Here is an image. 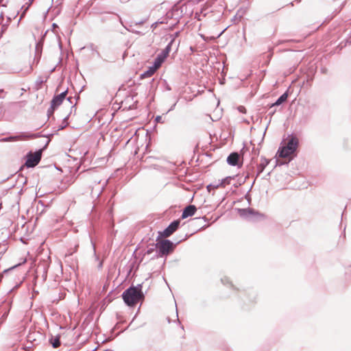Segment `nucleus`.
<instances>
[{
  "label": "nucleus",
  "mask_w": 351,
  "mask_h": 351,
  "mask_svg": "<svg viewBox=\"0 0 351 351\" xmlns=\"http://www.w3.org/2000/svg\"><path fill=\"white\" fill-rule=\"evenodd\" d=\"M142 287V284H138L136 286L132 285L123 292L121 297L127 306L134 307L138 302L145 299Z\"/></svg>",
  "instance_id": "f257e3e1"
},
{
  "label": "nucleus",
  "mask_w": 351,
  "mask_h": 351,
  "mask_svg": "<svg viewBox=\"0 0 351 351\" xmlns=\"http://www.w3.org/2000/svg\"><path fill=\"white\" fill-rule=\"evenodd\" d=\"M160 237H158L156 243L155 244L157 256L159 257L166 256L172 253L176 245L181 241H180L174 243L169 239H160Z\"/></svg>",
  "instance_id": "f03ea898"
},
{
  "label": "nucleus",
  "mask_w": 351,
  "mask_h": 351,
  "mask_svg": "<svg viewBox=\"0 0 351 351\" xmlns=\"http://www.w3.org/2000/svg\"><path fill=\"white\" fill-rule=\"evenodd\" d=\"M298 139L296 136H289L287 142L283 146L279 147L277 155L280 158H286L294 154L298 147Z\"/></svg>",
  "instance_id": "7ed1b4c3"
},
{
  "label": "nucleus",
  "mask_w": 351,
  "mask_h": 351,
  "mask_svg": "<svg viewBox=\"0 0 351 351\" xmlns=\"http://www.w3.org/2000/svg\"><path fill=\"white\" fill-rule=\"evenodd\" d=\"M50 141L51 140L49 138L43 148L36 150L34 152L30 151L27 154L25 165L27 168H34L40 162L42 158L43 152L47 147Z\"/></svg>",
  "instance_id": "20e7f679"
},
{
  "label": "nucleus",
  "mask_w": 351,
  "mask_h": 351,
  "mask_svg": "<svg viewBox=\"0 0 351 351\" xmlns=\"http://www.w3.org/2000/svg\"><path fill=\"white\" fill-rule=\"evenodd\" d=\"M42 136L40 134H33V133H27V132H21L19 135L17 136H10L8 137L3 138L0 139L1 142H10L17 140H25L29 138H36Z\"/></svg>",
  "instance_id": "39448f33"
},
{
  "label": "nucleus",
  "mask_w": 351,
  "mask_h": 351,
  "mask_svg": "<svg viewBox=\"0 0 351 351\" xmlns=\"http://www.w3.org/2000/svg\"><path fill=\"white\" fill-rule=\"evenodd\" d=\"M237 211L242 218L247 220H253L257 216H263V215L260 214L252 208H238Z\"/></svg>",
  "instance_id": "423d86ee"
},
{
  "label": "nucleus",
  "mask_w": 351,
  "mask_h": 351,
  "mask_svg": "<svg viewBox=\"0 0 351 351\" xmlns=\"http://www.w3.org/2000/svg\"><path fill=\"white\" fill-rule=\"evenodd\" d=\"M180 224V219H176L171 221L169 225L162 232H159V237H169L174 233Z\"/></svg>",
  "instance_id": "0eeeda50"
},
{
  "label": "nucleus",
  "mask_w": 351,
  "mask_h": 351,
  "mask_svg": "<svg viewBox=\"0 0 351 351\" xmlns=\"http://www.w3.org/2000/svg\"><path fill=\"white\" fill-rule=\"evenodd\" d=\"M240 157V154L238 152H232L228 156L227 162L230 166L241 167L243 163L239 162Z\"/></svg>",
  "instance_id": "6e6552de"
},
{
  "label": "nucleus",
  "mask_w": 351,
  "mask_h": 351,
  "mask_svg": "<svg viewBox=\"0 0 351 351\" xmlns=\"http://www.w3.org/2000/svg\"><path fill=\"white\" fill-rule=\"evenodd\" d=\"M197 211V208L193 204H190L186 206L182 213L181 219H184L189 217H192L195 215V212Z\"/></svg>",
  "instance_id": "1a4fd4ad"
},
{
  "label": "nucleus",
  "mask_w": 351,
  "mask_h": 351,
  "mask_svg": "<svg viewBox=\"0 0 351 351\" xmlns=\"http://www.w3.org/2000/svg\"><path fill=\"white\" fill-rule=\"evenodd\" d=\"M289 94L287 92L284 93L282 95H281L274 103H272L271 104H269L268 106L269 108H271L274 106H278L282 104L284 102H285L287 100Z\"/></svg>",
  "instance_id": "9d476101"
},
{
  "label": "nucleus",
  "mask_w": 351,
  "mask_h": 351,
  "mask_svg": "<svg viewBox=\"0 0 351 351\" xmlns=\"http://www.w3.org/2000/svg\"><path fill=\"white\" fill-rule=\"evenodd\" d=\"M223 15V12L221 10H219L217 11H211L210 14H208V19H210L212 21H219L221 20Z\"/></svg>",
  "instance_id": "9b49d317"
},
{
  "label": "nucleus",
  "mask_w": 351,
  "mask_h": 351,
  "mask_svg": "<svg viewBox=\"0 0 351 351\" xmlns=\"http://www.w3.org/2000/svg\"><path fill=\"white\" fill-rule=\"evenodd\" d=\"M269 163V160L265 158V157H261V162L257 166V172L256 177L257 178L265 169V168Z\"/></svg>",
  "instance_id": "f8f14e48"
},
{
  "label": "nucleus",
  "mask_w": 351,
  "mask_h": 351,
  "mask_svg": "<svg viewBox=\"0 0 351 351\" xmlns=\"http://www.w3.org/2000/svg\"><path fill=\"white\" fill-rule=\"evenodd\" d=\"M171 50V46L167 44L165 48L162 49V51L157 55V56L158 58H160V59L165 62V59L169 56V53H170Z\"/></svg>",
  "instance_id": "ddd939ff"
},
{
  "label": "nucleus",
  "mask_w": 351,
  "mask_h": 351,
  "mask_svg": "<svg viewBox=\"0 0 351 351\" xmlns=\"http://www.w3.org/2000/svg\"><path fill=\"white\" fill-rule=\"evenodd\" d=\"M235 176H228L221 180H219V182L215 186V188H219L220 186L224 187L228 184H230V181L234 179Z\"/></svg>",
  "instance_id": "4468645a"
},
{
  "label": "nucleus",
  "mask_w": 351,
  "mask_h": 351,
  "mask_svg": "<svg viewBox=\"0 0 351 351\" xmlns=\"http://www.w3.org/2000/svg\"><path fill=\"white\" fill-rule=\"evenodd\" d=\"M156 71V70L154 69V67L149 66L147 69V70H146L145 71H144L143 73L141 74L140 78L144 79V78L149 77L152 76Z\"/></svg>",
  "instance_id": "2eb2a0df"
},
{
  "label": "nucleus",
  "mask_w": 351,
  "mask_h": 351,
  "mask_svg": "<svg viewBox=\"0 0 351 351\" xmlns=\"http://www.w3.org/2000/svg\"><path fill=\"white\" fill-rule=\"evenodd\" d=\"M49 342L51 344L52 347L54 348H57L60 346V337L57 335L56 337H51L49 339Z\"/></svg>",
  "instance_id": "dca6fc26"
},
{
  "label": "nucleus",
  "mask_w": 351,
  "mask_h": 351,
  "mask_svg": "<svg viewBox=\"0 0 351 351\" xmlns=\"http://www.w3.org/2000/svg\"><path fill=\"white\" fill-rule=\"evenodd\" d=\"M62 102H63V100H62L57 95H54L51 101V105L57 108L62 104Z\"/></svg>",
  "instance_id": "f3484780"
},
{
  "label": "nucleus",
  "mask_w": 351,
  "mask_h": 351,
  "mask_svg": "<svg viewBox=\"0 0 351 351\" xmlns=\"http://www.w3.org/2000/svg\"><path fill=\"white\" fill-rule=\"evenodd\" d=\"M164 62L162 60L160 59V58H158L156 56V58L154 59V61L153 62V65L152 66L154 67V69L157 71L158 69L160 67L162 64Z\"/></svg>",
  "instance_id": "a211bd4d"
},
{
  "label": "nucleus",
  "mask_w": 351,
  "mask_h": 351,
  "mask_svg": "<svg viewBox=\"0 0 351 351\" xmlns=\"http://www.w3.org/2000/svg\"><path fill=\"white\" fill-rule=\"evenodd\" d=\"M80 99V96H77V97H75L74 98L72 97H69L66 98L67 101H69V103L71 104H72L73 106H71V112L70 114L72 113L73 112V109L75 108V104H76V102H77V100Z\"/></svg>",
  "instance_id": "6ab92c4d"
},
{
  "label": "nucleus",
  "mask_w": 351,
  "mask_h": 351,
  "mask_svg": "<svg viewBox=\"0 0 351 351\" xmlns=\"http://www.w3.org/2000/svg\"><path fill=\"white\" fill-rule=\"evenodd\" d=\"M29 9V8L27 5H26L25 4L22 5V7L21 8V14L20 19H19L18 24L20 23L21 19L25 17V16Z\"/></svg>",
  "instance_id": "aec40b11"
},
{
  "label": "nucleus",
  "mask_w": 351,
  "mask_h": 351,
  "mask_svg": "<svg viewBox=\"0 0 351 351\" xmlns=\"http://www.w3.org/2000/svg\"><path fill=\"white\" fill-rule=\"evenodd\" d=\"M11 18H8V22L5 24L2 25L1 30H0V36L1 37L3 33L7 30L8 27L9 23L11 21Z\"/></svg>",
  "instance_id": "412c9836"
},
{
  "label": "nucleus",
  "mask_w": 351,
  "mask_h": 351,
  "mask_svg": "<svg viewBox=\"0 0 351 351\" xmlns=\"http://www.w3.org/2000/svg\"><path fill=\"white\" fill-rule=\"evenodd\" d=\"M92 51L95 52L97 57L101 58V54L97 50V47L94 44H90L88 47Z\"/></svg>",
  "instance_id": "4be33fe9"
},
{
  "label": "nucleus",
  "mask_w": 351,
  "mask_h": 351,
  "mask_svg": "<svg viewBox=\"0 0 351 351\" xmlns=\"http://www.w3.org/2000/svg\"><path fill=\"white\" fill-rule=\"evenodd\" d=\"M179 35H180V32H175L174 34H171V35H170L171 40L169 41V43H168V45H170L172 47V45H173V43L175 42L176 38L178 36H179Z\"/></svg>",
  "instance_id": "5701e85b"
},
{
  "label": "nucleus",
  "mask_w": 351,
  "mask_h": 351,
  "mask_svg": "<svg viewBox=\"0 0 351 351\" xmlns=\"http://www.w3.org/2000/svg\"><path fill=\"white\" fill-rule=\"evenodd\" d=\"M221 282L226 285H229L231 287H233L234 288V285H232V283L230 282V280H229V278L228 277H223L221 279Z\"/></svg>",
  "instance_id": "b1692460"
},
{
  "label": "nucleus",
  "mask_w": 351,
  "mask_h": 351,
  "mask_svg": "<svg viewBox=\"0 0 351 351\" xmlns=\"http://www.w3.org/2000/svg\"><path fill=\"white\" fill-rule=\"evenodd\" d=\"M174 15H178L179 16V10L178 8L173 10L172 12H167V16L168 18H171L173 17Z\"/></svg>",
  "instance_id": "393cba45"
},
{
  "label": "nucleus",
  "mask_w": 351,
  "mask_h": 351,
  "mask_svg": "<svg viewBox=\"0 0 351 351\" xmlns=\"http://www.w3.org/2000/svg\"><path fill=\"white\" fill-rule=\"evenodd\" d=\"M56 108L53 107L51 105L50 108L47 110V117L48 118H50L51 117L53 116L54 111L56 110Z\"/></svg>",
  "instance_id": "a878e982"
},
{
  "label": "nucleus",
  "mask_w": 351,
  "mask_h": 351,
  "mask_svg": "<svg viewBox=\"0 0 351 351\" xmlns=\"http://www.w3.org/2000/svg\"><path fill=\"white\" fill-rule=\"evenodd\" d=\"M68 93V88L62 92L61 93L57 95L58 97H59L62 100H64V99L66 97V95Z\"/></svg>",
  "instance_id": "bb28decb"
},
{
  "label": "nucleus",
  "mask_w": 351,
  "mask_h": 351,
  "mask_svg": "<svg viewBox=\"0 0 351 351\" xmlns=\"http://www.w3.org/2000/svg\"><path fill=\"white\" fill-rule=\"evenodd\" d=\"M41 267H43V276L44 279H46L47 274V265L45 264H44L43 265H39L38 268H40Z\"/></svg>",
  "instance_id": "cd10ccee"
},
{
  "label": "nucleus",
  "mask_w": 351,
  "mask_h": 351,
  "mask_svg": "<svg viewBox=\"0 0 351 351\" xmlns=\"http://www.w3.org/2000/svg\"><path fill=\"white\" fill-rule=\"evenodd\" d=\"M156 250L155 245H153L152 247H149L146 252V254H151Z\"/></svg>",
  "instance_id": "c85d7f7f"
},
{
  "label": "nucleus",
  "mask_w": 351,
  "mask_h": 351,
  "mask_svg": "<svg viewBox=\"0 0 351 351\" xmlns=\"http://www.w3.org/2000/svg\"><path fill=\"white\" fill-rule=\"evenodd\" d=\"M129 32H131L135 34H137V35H140V36H142L144 34V33L140 32V31H137V30H134V29H129L128 28H126Z\"/></svg>",
  "instance_id": "c756f323"
},
{
  "label": "nucleus",
  "mask_w": 351,
  "mask_h": 351,
  "mask_svg": "<svg viewBox=\"0 0 351 351\" xmlns=\"http://www.w3.org/2000/svg\"><path fill=\"white\" fill-rule=\"evenodd\" d=\"M155 122L156 123H164V121L162 120V116H156L155 118Z\"/></svg>",
  "instance_id": "7c9ffc66"
},
{
  "label": "nucleus",
  "mask_w": 351,
  "mask_h": 351,
  "mask_svg": "<svg viewBox=\"0 0 351 351\" xmlns=\"http://www.w3.org/2000/svg\"><path fill=\"white\" fill-rule=\"evenodd\" d=\"M178 99H177V100L175 101V103H174V104L171 106V108H170L169 109V110L166 112V114H167L169 112H170V111L173 110L175 108V107H176V104H177V102H178Z\"/></svg>",
  "instance_id": "2f4dec72"
},
{
  "label": "nucleus",
  "mask_w": 351,
  "mask_h": 351,
  "mask_svg": "<svg viewBox=\"0 0 351 351\" xmlns=\"http://www.w3.org/2000/svg\"><path fill=\"white\" fill-rule=\"evenodd\" d=\"M238 110L239 112H241L242 113H245V112H246L245 108L243 106H239Z\"/></svg>",
  "instance_id": "473e14b6"
},
{
  "label": "nucleus",
  "mask_w": 351,
  "mask_h": 351,
  "mask_svg": "<svg viewBox=\"0 0 351 351\" xmlns=\"http://www.w3.org/2000/svg\"><path fill=\"white\" fill-rule=\"evenodd\" d=\"M164 84H165V89L167 90H171V86L168 84V83L167 82V81H164Z\"/></svg>",
  "instance_id": "72a5a7b5"
},
{
  "label": "nucleus",
  "mask_w": 351,
  "mask_h": 351,
  "mask_svg": "<svg viewBox=\"0 0 351 351\" xmlns=\"http://www.w3.org/2000/svg\"><path fill=\"white\" fill-rule=\"evenodd\" d=\"M215 186H216V184H210L209 185H208V186H207V189H208V191H210V189H212V188H213V189H216V188L215 187Z\"/></svg>",
  "instance_id": "f704fd0d"
},
{
  "label": "nucleus",
  "mask_w": 351,
  "mask_h": 351,
  "mask_svg": "<svg viewBox=\"0 0 351 351\" xmlns=\"http://www.w3.org/2000/svg\"><path fill=\"white\" fill-rule=\"evenodd\" d=\"M158 22H155V23L152 24L151 28L152 29H155L158 27Z\"/></svg>",
  "instance_id": "c9c22d12"
},
{
  "label": "nucleus",
  "mask_w": 351,
  "mask_h": 351,
  "mask_svg": "<svg viewBox=\"0 0 351 351\" xmlns=\"http://www.w3.org/2000/svg\"><path fill=\"white\" fill-rule=\"evenodd\" d=\"M33 3V0H28V2H27L25 3L26 5H27L29 8H30V6L32 5Z\"/></svg>",
  "instance_id": "e433bc0d"
},
{
  "label": "nucleus",
  "mask_w": 351,
  "mask_h": 351,
  "mask_svg": "<svg viewBox=\"0 0 351 351\" xmlns=\"http://www.w3.org/2000/svg\"><path fill=\"white\" fill-rule=\"evenodd\" d=\"M69 114H68L66 117H65L64 118V119H63V122H64V123H66L64 126H66V125L68 124V123H67V119H68V118H69Z\"/></svg>",
  "instance_id": "4c0bfd02"
},
{
  "label": "nucleus",
  "mask_w": 351,
  "mask_h": 351,
  "mask_svg": "<svg viewBox=\"0 0 351 351\" xmlns=\"http://www.w3.org/2000/svg\"><path fill=\"white\" fill-rule=\"evenodd\" d=\"M253 152L254 153L255 155H258L259 150L258 149H255L254 147H253Z\"/></svg>",
  "instance_id": "58836bf2"
},
{
  "label": "nucleus",
  "mask_w": 351,
  "mask_h": 351,
  "mask_svg": "<svg viewBox=\"0 0 351 351\" xmlns=\"http://www.w3.org/2000/svg\"><path fill=\"white\" fill-rule=\"evenodd\" d=\"M39 134L42 136L41 137H47V138H49L53 135V134H50L48 135H43V134H41V133H39Z\"/></svg>",
  "instance_id": "ea45409f"
},
{
  "label": "nucleus",
  "mask_w": 351,
  "mask_h": 351,
  "mask_svg": "<svg viewBox=\"0 0 351 351\" xmlns=\"http://www.w3.org/2000/svg\"><path fill=\"white\" fill-rule=\"evenodd\" d=\"M8 3V1H6V3H3V0H0V5L3 6V7H5L6 6V3Z\"/></svg>",
  "instance_id": "a19ab883"
},
{
  "label": "nucleus",
  "mask_w": 351,
  "mask_h": 351,
  "mask_svg": "<svg viewBox=\"0 0 351 351\" xmlns=\"http://www.w3.org/2000/svg\"><path fill=\"white\" fill-rule=\"evenodd\" d=\"M346 43L351 44V36L346 39Z\"/></svg>",
  "instance_id": "79ce46f5"
},
{
  "label": "nucleus",
  "mask_w": 351,
  "mask_h": 351,
  "mask_svg": "<svg viewBox=\"0 0 351 351\" xmlns=\"http://www.w3.org/2000/svg\"><path fill=\"white\" fill-rule=\"evenodd\" d=\"M36 83H37L38 84H43V81L42 80H37V81H36Z\"/></svg>",
  "instance_id": "37998d69"
},
{
  "label": "nucleus",
  "mask_w": 351,
  "mask_h": 351,
  "mask_svg": "<svg viewBox=\"0 0 351 351\" xmlns=\"http://www.w3.org/2000/svg\"><path fill=\"white\" fill-rule=\"evenodd\" d=\"M275 112H276V110H274V111H272V112H269V116H271V117H272V116L275 114Z\"/></svg>",
  "instance_id": "c03bdc74"
},
{
  "label": "nucleus",
  "mask_w": 351,
  "mask_h": 351,
  "mask_svg": "<svg viewBox=\"0 0 351 351\" xmlns=\"http://www.w3.org/2000/svg\"><path fill=\"white\" fill-rule=\"evenodd\" d=\"M252 293L254 295V298H253V299L250 300L251 302H254V300L256 299V294H255V293L253 292Z\"/></svg>",
  "instance_id": "a18cd8bd"
},
{
  "label": "nucleus",
  "mask_w": 351,
  "mask_h": 351,
  "mask_svg": "<svg viewBox=\"0 0 351 351\" xmlns=\"http://www.w3.org/2000/svg\"><path fill=\"white\" fill-rule=\"evenodd\" d=\"M27 339H28V341H32V337H31V335L27 336Z\"/></svg>",
  "instance_id": "49530a36"
},
{
  "label": "nucleus",
  "mask_w": 351,
  "mask_h": 351,
  "mask_svg": "<svg viewBox=\"0 0 351 351\" xmlns=\"http://www.w3.org/2000/svg\"><path fill=\"white\" fill-rule=\"evenodd\" d=\"M143 23H144V21H140V22L136 23V25H142Z\"/></svg>",
  "instance_id": "de8ad7c7"
},
{
  "label": "nucleus",
  "mask_w": 351,
  "mask_h": 351,
  "mask_svg": "<svg viewBox=\"0 0 351 351\" xmlns=\"http://www.w3.org/2000/svg\"><path fill=\"white\" fill-rule=\"evenodd\" d=\"M228 27L225 28L222 32L219 34V36H220L226 29Z\"/></svg>",
  "instance_id": "09e8293b"
},
{
  "label": "nucleus",
  "mask_w": 351,
  "mask_h": 351,
  "mask_svg": "<svg viewBox=\"0 0 351 351\" xmlns=\"http://www.w3.org/2000/svg\"><path fill=\"white\" fill-rule=\"evenodd\" d=\"M157 22H158V24H162V23H165L164 21H158Z\"/></svg>",
  "instance_id": "8fccbe9b"
},
{
  "label": "nucleus",
  "mask_w": 351,
  "mask_h": 351,
  "mask_svg": "<svg viewBox=\"0 0 351 351\" xmlns=\"http://www.w3.org/2000/svg\"><path fill=\"white\" fill-rule=\"evenodd\" d=\"M0 18H3V13L1 14Z\"/></svg>",
  "instance_id": "3c124183"
},
{
  "label": "nucleus",
  "mask_w": 351,
  "mask_h": 351,
  "mask_svg": "<svg viewBox=\"0 0 351 351\" xmlns=\"http://www.w3.org/2000/svg\"><path fill=\"white\" fill-rule=\"evenodd\" d=\"M325 69H323L322 71V73H324L325 72Z\"/></svg>",
  "instance_id": "603ef678"
},
{
  "label": "nucleus",
  "mask_w": 351,
  "mask_h": 351,
  "mask_svg": "<svg viewBox=\"0 0 351 351\" xmlns=\"http://www.w3.org/2000/svg\"><path fill=\"white\" fill-rule=\"evenodd\" d=\"M12 269H14V267H10V270H12Z\"/></svg>",
  "instance_id": "864d4df0"
},
{
  "label": "nucleus",
  "mask_w": 351,
  "mask_h": 351,
  "mask_svg": "<svg viewBox=\"0 0 351 351\" xmlns=\"http://www.w3.org/2000/svg\"><path fill=\"white\" fill-rule=\"evenodd\" d=\"M12 269H14V267H10V270H12Z\"/></svg>",
  "instance_id": "5fc2aeb1"
},
{
  "label": "nucleus",
  "mask_w": 351,
  "mask_h": 351,
  "mask_svg": "<svg viewBox=\"0 0 351 351\" xmlns=\"http://www.w3.org/2000/svg\"><path fill=\"white\" fill-rule=\"evenodd\" d=\"M12 269H14V267H10V270H12Z\"/></svg>",
  "instance_id": "6e6d98bb"
},
{
  "label": "nucleus",
  "mask_w": 351,
  "mask_h": 351,
  "mask_svg": "<svg viewBox=\"0 0 351 351\" xmlns=\"http://www.w3.org/2000/svg\"><path fill=\"white\" fill-rule=\"evenodd\" d=\"M38 44H37V45H36V50L38 49Z\"/></svg>",
  "instance_id": "4d7b16f0"
},
{
  "label": "nucleus",
  "mask_w": 351,
  "mask_h": 351,
  "mask_svg": "<svg viewBox=\"0 0 351 351\" xmlns=\"http://www.w3.org/2000/svg\"><path fill=\"white\" fill-rule=\"evenodd\" d=\"M64 126H61V128H60V130L63 129V128H64Z\"/></svg>",
  "instance_id": "13d9d810"
},
{
  "label": "nucleus",
  "mask_w": 351,
  "mask_h": 351,
  "mask_svg": "<svg viewBox=\"0 0 351 351\" xmlns=\"http://www.w3.org/2000/svg\"><path fill=\"white\" fill-rule=\"evenodd\" d=\"M105 351H111V350L108 349V350H106Z\"/></svg>",
  "instance_id": "bf43d9fd"
}]
</instances>
